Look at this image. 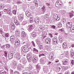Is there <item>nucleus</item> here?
<instances>
[{"label": "nucleus", "mask_w": 74, "mask_h": 74, "mask_svg": "<svg viewBox=\"0 0 74 74\" xmlns=\"http://www.w3.org/2000/svg\"><path fill=\"white\" fill-rule=\"evenodd\" d=\"M25 71H26V69H24L22 70V72L23 73V72H24V73H25Z\"/></svg>", "instance_id": "nucleus-64"}, {"label": "nucleus", "mask_w": 74, "mask_h": 74, "mask_svg": "<svg viewBox=\"0 0 74 74\" xmlns=\"http://www.w3.org/2000/svg\"><path fill=\"white\" fill-rule=\"evenodd\" d=\"M59 30L61 31V32H63V31H64V29L62 28V29H59Z\"/></svg>", "instance_id": "nucleus-62"}, {"label": "nucleus", "mask_w": 74, "mask_h": 74, "mask_svg": "<svg viewBox=\"0 0 74 74\" xmlns=\"http://www.w3.org/2000/svg\"><path fill=\"white\" fill-rule=\"evenodd\" d=\"M18 19L20 22H22V20L23 19V17L21 16V15L19 16H18Z\"/></svg>", "instance_id": "nucleus-12"}, {"label": "nucleus", "mask_w": 74, "mask_h": 74, "mask_svg": "<svg viewBox=\"0 0 74 74\" xmlns=\"http://www.w3.org/2000/svg\"><path fill=\"white\" fill-rule=\"evenodd\" d=\"M13 14H14V15H16V11L15 10H14L12 11Z\"/></svg>", "instance_id": "nucleus-40"}, {"label": "nucleus", "mask_w": 74, "mask_h": 74, "mask_svg": "<svg viewBox=\"0 0 74 74\" xmlns=\"http://www.w3.org/2000/svg\"><path fill=\"white\" fill-rule=\"evenodd\" d=\"M4 55L5 57H7V51H4Z\"/></svg>", "instance_id": "nucleus-39"}, {"label": "nucleus", "mask_w": 74, "mask_h": 74, "mask_svg": "<svg viewBox=\"0 0 74 74\" xmlns=\"http://www.w3.org/2000/svg\"><path fill=\"white\" fill-rule=\"evenodd\" d=\"M30 23H33V20L32 19H30Z\"/></svg>", "instance_id": "nucleus-58"}, {"label": "nucleus", "mask_w": 74, "mask_h": 74, "mask_svg": "<svg viewBox=\"0 0 74 74\" xmlns=\"http://www.w3.org/2000/svg\"><path fill=\"white\" fill-rule=\"evenodd\" d=\"M63 39V38H62V37L61 36H60L59 37V39L60 40H62Z\"/></svg>", "instance_id": "nucleus-56"}, {"label": "nucleus", "mask_w": 74, "mask_h": 74, "mask_svg": "<svg viewBox=\"0 0 74 74\" xmlns=\"http://www.w3.org/2000/svg\"><path fill=\"white\" fill-rule=\"evenodd\" d=\"M29 28L28 29V30L29 32H30L31 30H32L33 29V25H31L29 26Z\"/></svg>", "instance_id": "nucleus-13"}, {"label": "nucleus", "mask_w": 74, "mask_h": 74, "mask_svg": "<svg viewBox=\"0 0 74 74\" xmlns=\"http://www.w3.org/2000/svg\"><path fill=\"white\" fill-rule=\"evenodd\" d=\"M51 27L53 29H56V26H55L54 25H51Z\"/></svg>", "instance_id": "nucleus-38"}, {"label": "nucleus", "mask_w": 74, "mask_h": 74, "mask_svg": "<svg viewBox=\"0 0 74 74\" xmlns=\"http://www.w3.org/2000/svg\"><path fill=\"white\" fill-rule=\"evenodd\" d=\"M10 11V9H5L3 10V11H4L5 12H7V13L8 11Z\"/></svg>", "instance_id": "nucleus-27"}, {"label": "nucleus", "mask_w": 74, "mask_h": 74, "mask_svg": "<svg viewBox=\"0 0 74 74\" xmlns=\"http://www.w3.org/2000/svg\"><path fill=\"white\" fill-rule=\"evenodd\" d=\"M71 64L72 65H74V60H72L71 61Z\"/></svg>", "instance_id": "nucleus-60"}, {"label": "nucleus", "mask_w": 74, "mask_h": 74, "mask_svg": "<svg viewBox=\"0 0 74 74\" xmlns=\"http://www.w3.org/2000/svg\"><path fill=\"white\" fill-rule=\"evenodd\" d=\"M40 63L42 64H44L45 62L44 60L42 59H40Z\"/></svg>", "instance_id": "nucleus-19"}, {"label": "nucleus", "mask_w": 74, "mask_h": 74, "mask_svg": "<svg viewBox=\"0 0 74 74\" xmlns=\"http://www.w3.org/2000/svg\"><path fill=\"white\" fill-rule=\"evenodd\" d=\"M71 56L73 58L74 56V51H71L70 52Z\"/></svg>", "instance_id": "nucleus-23"}, {"label": "nucleus", "mask_w": 74, "mask_h": 74, "mask_svg": "<svg viewBox=\"0 0 74 74\" xmlns=\"http://www.w3.org/2000/svg\"><path fill=\"white\" fill-rule=\"evenodd\" d=\"M21 58V56L19 55H17L16 56V58L18 60H19Z\"/></svg>", "instance_id": "nucleus-31"}, {"label": "nucleus", "mask_w": 74, "mask_h": 74, "mask_svg": "<svg viewBox=\"0 0 74 74\" xmlns=\"http://www.w3.org/2000/svg\"><path fill=\"white\" fill-rule=\"evenodd\" d=\"M39 47L40 48V49H42V48H43V46L40 44L39 45Z\"/></svg>", "instance_id": "nucleus-44"}, {"label": "nucleus", "mask_w": 74, "mask_h": 74, "mask_svg": "<svg viewBox=\"0 0 74 74\" xmlns=\"http://www.w3.org/2000/svg\"><path fill=\"white\" fill-rule=\"evenodd\" d=\"M54 19L56 21H58L60 19V17H58V15H54Z\"/></svg>", "instance_id": "nucleus-10"}, {"label": "nucleus", "mask_w": 74, "mask_h": 74, "mask_svg": "<svg viewBox=\"0 0 74 74\" xmlns=\"http://www.w3.org/2000/svg\"><path fill=\"white\" fill-rule=\"evenodd\" d=\"M69 15L70 16V18H72V17H73V15H74V14H73L72 13H70L69 14Z\"/></svg>", "instance_id": "nucleus-41"}, {"label": "nucleus", "mask_w": 74, "mask_h": 74, "mask_svg": "<svg viewBox=\"0 0 74 74\" xmlns=\"http://www.w3.org/2000/svg\"><path fill=\"white\" fill-rule=\"evenodd\" d=\"M38 60V57L37 56H34L33 57L32 61L34 63H37L36 61H37Z\"/></svg>", "instance_id": "nucleus-2"}, {"label": "nucleus", "mask_w": 74, "mask_h": 74, "mask_svg": "<svg viewBox=\"0 0 74 74\" xmlns=\"http://www.w3.org/2000/svg\"><path fill=\"white\" fill-rule=\"evenodd\" d=\"M22 74H33V73L32 72H29L28 73L27 72H24L22 73Z\"/></svg>", "instance_id": "nucleus-35"}, {"label": "nucleus", "mask_w": 74, "mask_h": 74, "mask_svg": "<svg viewBox=\"0 0 74 74\" xmlns=\"http://www.w3.org/2000/svg\"><path fill=\"white\" fill-rule=\"evenodd\" d=\"M4 72L3 71H1L0 72V74H4Z\"/></svg>", "instance_id": "nucleus-61"}, {"label": "nucleus", "mask_w": 74, "mask_h": 74, "mask_svg": "<svg viewBox=\"0 0 74 74\" xmlns=\"http://www.w3.org/2000/svg\"><path fill=\"white\" fill-rule=\"evenodd\" d=\"M45 55L44 54H41L39 55V58H40L41 56H45Z\"/></svg>", "instance_id": "nucleus-55"}, {"label": "nucleus", "mask_w": 74, "mask_h": 74, "mask_svg": "<svg viewBox=\"0 0 74 74\" xmlns=\"http://www.w3.org/2000/svg\"><path fill=\"white\" fill-rule=\"evenodd\" d=\"M33 52H38V51L37 49L36 48H34L33 49Z\"/></svg>", "instance_id": "nucleus-33"}, {"label": "nucleus", "mask_w": 74, "mask_h": 74, "mask_svg": "<svg viewBox=\"0 0 74 74\" xmlns=\"http://www.w3.org/2000/svg\"><path fill=\"white\" fill-rule=\"evenodd\" d=\"M56 69L57 70V71H59L60 70V69H61L58 66H57V67H56Z\"/></svg>", "instance_id": "nucleus-45"}, {"label": "nucleus", "mask_w": 74, "mask_h": 74, "mask_svg": "<svg viewBox=\"0 0 74 74\" xmlns=\"http://www.w3.org/2000/svg\"><path fill=\"white\" fill-rule=\"evenodd\" d=\"M7 14L10 15V16H12V14H11V12H9V11L7 12Z\"/></svg>", "instance_id": "nucleus-49"}, {"label": "nucleus", "mask_w": 74, "mask_h": 74, "mask_svg": "<svg viewBox=\"0 0 74 74\" xmlns=\"http://www.w3.org/2000/svg\"><path fill=\"white\" fill-rule=\"evenodd\" d=\"M58 67H59L60 69H62V66L60 64H59L57 65V66Z\"/></svg>", "instance_id": "nucleus-47"}, {"label": "nucleus", "mask_w": 74, "mask_h": 74, "mask_svg": "<svg viewBox=\"0 0 74 74\" xmlns=\"http://www.w3.org/2000/svg\"><path fill=\"white\" fill-rule=\"evenodd\" d=\"M20 42H21V41L20 40H17L15 42V45L16 46H18V47H20L21 45L20 44Z\"/></svg>", "instance_id": "nucleus-5"}, {"label": "nucleus", "mask_w": 74, "mask_h": 74, "mask_svg": "<svg viewBox=\"0 0 74 74\" xmlns=\"http://www.w3.org/2000/svg\"><path fill=\"white\" fill-rule=\"evenodd\" d=\"M44 27L42 26H40L38 28L39 31L40 32H42L43 30H44Z\"/></svg>", "instance_id": "nucleus-15"}, {"label": "nucleus", "mask_w": 74, "mask_h": 74, "mask_svg": "<svg viewBox=\"0 0 74 74\" xmlns=\"http://www.w3.org/2000/svg\"><path fill=\"white\" fill-rule=\"evenodd\" d=\"M10 38L15 39V36L14 35L10 37Z\"/></svg>", "instance_id": "nucleus-52"}, {"label": "nucleus", "mask_w": 74, "mask_h": 74, "mask_svg": "<svg viewBox=\"0 0 74 74\" xmlns=\"http://www.w3.org/2000/svg\"><path fill=\"white\" fill-rule=\"evenodd\" d=\"M5 37H7V38L9 37V36H10V34L8 33H6L5 34Z\"/></svg>", "instance_id": "nucleus-30"}, {"label": "nucleus", "mask_w": 74, "mask_h": 74, "mask_svg": "<svg viewBox=\"0 0 74 74\" xmlns=\"http://www.w3.org/2000/svg\"><path fill=\"white\" fill-rule=\"evenodd\" d=\"M42 12V14H44L46 11V9H45V6H43V7L41 8Z\"/></svg>", "instance_id": "nucleus-11"}, {"label": "nucleus", "mask_w": 74, "mask_h": 74, "mask_svg": "<svg viewBox=\"0 0 74 74\" xmlns=\"http://www.w3.org/2000/svg\"><path fill=\"white\" fill-rule=\"evenodd\" d=\"M4 5L0 4V10H2L4 8Z\"/></svg>", "instance_id": "nucleus-22"}, {"label": "nucleus", "mask_w": 74, "mask_h": 74, "mask_svg": "<svg viewBox=\"0 0 74 74\" xmlns=\"http://www.w3.org/2000/svg\"><path fill=\"white\" fill-rule=\"evenodd\" d=\"M62 5V3L60 1H58L56 3V6L57 7H61Z\"/></svg>", "instance_id": "nucleus-1"}, {"label": "nucleus", "mask_w": 74, "mask_h": 74, "mask_svg": "<svg viewBox=\"0 0 74 74\" xmlns=\"http://www.w3.org/2000/svg\"><path fill=\"white\" fill-rule=\"evenodd\" d=\"M17 69H18V70L21 71L22 69V67L21 66H20L17 67Z\"/></svg>", "instance_id": "nucleus-36"}, {"label": "nucleus", "mask_w": 74, "mask_h": 74, "mask_svg": "<svg viewBox=\"0 0 74 74\" xmlns=\"http://www.w3.org/2000/svg\"><path fill=\"white\" fill-rule=\"evenodd\" d=\"M37 35V33L36 32H32L31 34L30 35V37L33 39L34 38H35L36 37Z\"/></svg>", "instance_id": "nucleus-4"}, {"label": "nucleus", "mask_w": 74, "mask_h": 74, "mask_svg": "<svg viewBox=\"0 0 74 74\" xmlns=\"http://www.w3.org/2000/svg\"><path fill=\"white\" fill-rule=\"evenodd\" d=\"M46 5H48L49 6H50V5H51V4L49 3H46Z\"/></svg>", "instance_id": "nucleus-63"}, {"label": "nucleus", "mask_w": 74, "mask_h": 74, "mask_svg": "<svg viewBox=\"0 0 74 74\" xmlns=\"http://www.w3.org/2000/svg\"><path fill=\"white\" fill-rule=\"evenodd\" d=\"M20 62L21 63H23L25 65L27 63V60L25 59H23L20 60Z\"/></svg>", "instance_id": "nucleus-6"}, {"label": "nucleus", "mask_w": 74, "mask_h": 74, "mask_svg": "<svg viewBox=\"0 0 74 74\" xmlns=\"http://www.w3.org/2000/svg\"><path fill=\"white\" fill-rule=\"evenodd\" d=\"M21 36V37H26V33L25 32L23 31L22 32Z\"/></svg>", "instance_id": "nucleus-21"}, {"label": "nucleus", "mask_w": 74, "mask_h": 74, "mask_svg": "<svg viewBox=\"0 0 74 74\" xmlns=\"http://www.w3.org/2000/svg\"><path fill=\"white\" fill-rule=\"evenodd\" d=\"M70 30L72 33L74 32V29H70Z\"/></svg>", "instance_id": "nucleus-54"}, {"label": "nucleus", "mask_w": 74, "mask_h": 74, "mask_svg": "<svg viewBox=\"0 0 74 74\" xmlns=\"http://www.w3.org/2000/svg\"><path fill=\"white\" fill-rule=\"evenodd\" d=\"M26 16L28 17H30L31 16V14L28 11H27L25 13Z\"/></svg>", "instance_id": "nucleus-18"}, {"label": "nucleus", "mask_w": 74, "mask_h": 74, "mask_svg": "<svg viewBox=\"0 0 74 74\" xmlns=\"http://www.w3.org/2000/svg\"><path fill=\"white\" fill-rule=\"evenodd\" d=\"M16 35L17 36H19V33L18 32H15Z\"/></svg>", "instance_id": "nucleus-57"}, {"label": "nucleus", "mask_w": 74, "mask_h": 74, "mask_svg": "<svg viewBox=\"0 0 74 74\" xmlns=\"http://www.w3.org/2000/svg\"><path fill=\"white\" fill-rule=\"evenodd\" d=\"M6 47L7 48H10V47H11V45H10L7 44L6 45Z\"/></svg>", "instance_id": "nucleus-42"}, {"label": "nucleus", "mask_w": 74, "mask_h": 74, "mask_svg": "<svg viewBox=\"0 0 74 74\" xmlns=\"http://www.w3.org/2000/svg\"><path fill=\"white\" fill-rule=\"evenodd\" d=\"M53 43L55 44H57V40L55 39L53 40Z\"/></svg>", "instance_id": "nucleus-37"}, {"label": "nucleus", "mask_w": 74, "mask_h": 74, "mask_svg": "<svg viewBox=\"0 0 74 74\" xmlns=\"http://www.w3.org/2000/svg\"><path fill=\"white\" fill-rule=\"evenodd\" d=\"M66 26L68 28H70V27L72 25V23L71 22H67L66 23Z\"/></svg>", "instance_id": "nucleus-9"}, {"label": "nucleus", "mask_w": 74, "mask_h": 74, "mask_svg": "<svg viewBox=\"0 0 74 74\" xmlns=\"http://www.w3.org/2000/svg\"><path fill=\"white\" fill-rule=\"evenodd\" d=\"M23 49L24 52H27L29 51V49H28V48H26L25 47H23Z\"/></svg>", "instance_id": "nucleus-17"}, {"label": "nucleus", "mask_w": 74, "mask_h": 74, "mask_svg": "<svg viewBox=\"0 0 74 74\" xmlns=\"http://www.w3.org/2000/svg\"><path fill=\"white\" fill-rule=\"evenodd\" d=\"M70 29H74V26H71L70 27Z\"/></svg>", "instance_id": "nucleus-59"}, {"label": "nucleus", "mask_w": 74, "mask_h": 74, "mask_svg": "<svg viewBox=\"0 0 74 74\" xmlns=\"http://www.w3.org/2000/svg\"><path fill=\"white\" fill-rule=\"evenodd\" d=\"M36 43L38 45H39V44L40 43V40L39 39H36Z\"/></svg>", "instance_id": "nucleus-28"}, {"label": "nucleus", "mask_w": 74, "mask_h": 74, "mask_svg": "<svg viewBox=\"0 0 74 74\" xmlns=\"http://www.w3.org/2000/svg\"><path fill=\"white\" fill-rule=\"evenodd\" d=\"M49 59L51 61L53 60V55L52 53H50L49 55Z\"/></svg>", "instance_id": "nucleus-8"}, {"label": "nucleus", "mask_w": 74, "mask_h": 74, "mask_svg": "<svg viewBox=\"0 0 74 74\" xmlns=\"http://www.w3.org/2000/svg\"><path fill=\"white\" fill-rule=\"evenodd\" d=\"M62 47L64 49H66L67 48V45L66 42H64L63 43Z\"/></svg>", "instance_id": "nucleus-20"}, {"label": "nucleus", "mask_w": 74, "mask_h": 74, "mask_svg": "<svg viewBox=\"0 0 74 74\" xmlns=\"http://www.w3.org/2000/svg\"><path fill=\"white\" fill-rule=\"evenodd\" d=\"M46 42L47 44H49L51 43V40L50 39L47 38L46 40Z\"/></svg>", "instance_id": "nucleus-14"}, {"label": "nucleus", "mask_w": 74, "mask_h": 74, "mask_svg": "<svg viewBox=\"0 0 74 74\" xmlns=\"http://www.w3.org/2000/svg\"><path fill=\"white\" fill-rule=\"evenodd\" d=\"M15 24L13 23H12L11 25L10 26V30H12L14 29H15Z\"/></svg>", "instance_id": "nucleus-3"}, {"label": "nucleus", "mask_w": 74, "mask_h": 74, "mask_svg": "<svg viewBox=\"0 0 74 74\" xmlns=\"http://www.w3.org/2000/svg\"><path fill=\"white\" fill-rule=\"evenodd\" d=\"M14 74H19V72L17 71H15L14 72Z\"/></svg>", "instance_id": "nucleus-50"}, {"label": "nucleus", "mask_w": 74, "mask_h": 74, "mask_svg": "<svg viewBox=\"0 0 74 74\" xmlns=\"http://www.w3.org/2000/svg\"><path fill=\"white\" fill-rule=\"evenodd\" d=\"M14 56V53H9L8 56V58L9 59H11L12 58H13V56Z\"/></svg>", "instance_id": "nucleus-7"}, {"label": "nucleus", "mask_w": 74, "mask_h": 74, "mask_svg": "<svg viewBox=\"0 0 74 74\" xmlns=\"http://www.w3.org/2000/svg\"><path fill=\"white\" fill-rule=\"evenodd\" d=\"M27 21H24L23 22L22 25H26V24H27Z\"/></svg>", "instance_id": "nucleus-34"}, {"label": "nucleus", "mask_w": 74, "mask_h": 74, "mask_svg": "<svg viewBox=\"0 0 74 74\" xmlns=\"http://www.w3.org/2000/svg\"><path fill=\"white\" fill-rule=\"evenodd\" d=\"M67 63H68V60H64V62L63 63V64L64 65H66Z\"/></svg>", "instance_id": "nucleus-25"}, {"label": "nucleus", "mask_w": 74, "mask_h": 74, "mask_svg": "<svg viewBox=\"0 0 74 74\" xmlns=\"http://www.w3.org/2000/svg\"><path fill=\"white\" fill-rule=\"evenodd\" d=\"M36 67H37V69H38V70H40V69L41 68L40 67V66L39 65H37Z\"/></svg>", "instance_id": "nucleus-43"}, {"label": "nucleus", "mask_w": 74, "mask_h": 74, "mask_svg": "<svg viewBox=\"0 0 74 74\" xmlns=\"http://www.w3.org/2000/svg\"><path fill=\"white\" fill-rule=\"evenodd\" d=\"M11 41H15L16 40V39H13V38H10Z\"/></svg>", "instance_id": "nucleus-53"}, {"label": "nucleus", "mask_w": 74, "mask_h": 74, "mask_svg": "<svg viewBox=\"0 0 74 74\" xmlns=\"http://www.w3.org/2000/svg\"><path fill=\"white\" fill-rule=\"evenodd\" d=\"M34 3L35 4L36 6L37 7V6H38V2H37V0H35Z\"/></svg>", "instance_id": "nucleus-32"}, {"label": "nucleus", "mask_w": 74, "mask_h": 74, "mask_svg": "<svg viewBox=\"0 0 74 74\" xmlns=\"http://www.w3.org/2000/svg\"><path fill=\"white\" fill-rule=\"evenodd\" d=\"M40 22V19L38 18H36L34 20V22L36 23H38Z\"/></svg>", "instance_id": "nucleus-16"}, {"label": "nucleus", "mask_w": 74, "mask_h": 74, "mask_svg": "<svg viewBox=\"0 0 74 74\" xmlns=\"http://www.w3.org/2000/svg\"><path fill=\"white\" fill-rule=\"evenodd\" d=\"M66 18H63L62 19V21L63 24H64V23H65L66 22Z\"/></svg>", "instance_id": "nucleus-26"}, {"label": "nucleus", "mask_w": 74, "mask_h": 74, "mask_svg": "<svg viewBox=\"0 0 74 74\" xmlns=\"http://www.w3.org/2000/svg\"><path fill=\"white\" fill-rule=\"evenodd\" d=\"M3 29H2V28L0 29V33L1 34H3Z\"/></svg>", "instance_id": "nucleus-48"}, {"label": "nucleus", "mask_w": 74, "mask_h": 74, "mask_svg": "<svg viewBox=\"0 0 74 74\" xmlns=\"http://www.w3.org/2000/svg\"><path fill=\"white\" fill-rule=\"evenodd\" d=\"M14 22L16 25H18L19 24V21H18V20L16 19L14 20Z\"/></svg>", "instance_id": "nucleus-24"}, {"label": "nucleus", "mask_w": 74, "mask_h": 74, "mask_svg": "<svg viewBox=\"0 0 74 74\" xmlns=\"http://www.w3.org/2000/svg\"><path fill=\"white\" fill-rule=\"evenodd\" d=\"M32 45L34 47H36V45H35V44L34 43V41H32Z\"/></svg>", "instance_id": "nucleus-51"}, {"label": "nucleus", "mask_w": 74, "mask_h": 74, "mask_svg": "<svg viewBox=\"0 0 74 74\" xmlns=\"http://www.w3.org/2000/svg\"><path fill=\"white\" fill-rule=\"evenodd\" d=\"M13 65L14 66V67H15L17 66V64L15 63H13Z\"/></svg>", "instance_id": "nucleus-46"}, {"label": "nucleus", "mask_w": 74, "mask_h": 74, "mask_svg": "<svg viewBox=\"0 0 74 74\" xmlns=\"http://www.w3.org/2000/svg\"><path fill=\"white\" fill-rule=\"evenodd\" d=\"M27 58H28V60H31L32 59V57L31 55H29L27 57Z\"/></svg>", "instance_id": "nucleus-29"}]
</instances>
